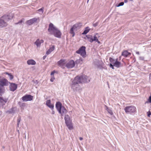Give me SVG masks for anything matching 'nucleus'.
Instances as JSON below:
<instances>
[{"instance_id":"nucleus-48","label":"nucleus","mask_w":151,"mask_h":151,"mask_svg":"<svg viewBox=\"0 0 151 151\" xmlns=\"http://www.w3.org/2000/svg\"><path fill=\"white\" fill-rule=\"evenodd\" d=\"M79 139L80 140H83V138L82 137H80L79 138Z\"/></svg>"},{"instance_id":"nucleus-18","label":"nucleus","mask_w":151,"mask_h":151,"mask_svg":"<svg viewBox=\"0 0 151 151\" xmlns=\"http://www.w3.org/2000/svg\"><path fill=\"white\" fill-rule=\"evenodd\" d=\"M67 126L70 130L73 129V126L72 121L65 123Z\"/></svg>"},{"instance_id":"nucleus-46","label":"nucleus","mask_w":151,"mask_h":151,"mask_svg":"<svg viewBox=\"0 0 151 151\" xmlns=\"http://www.w3.org/2000/svg\"><path fill=\"white\" fill-rule=\"evenodd\" d=\"M149 78L150 81L151 82V74H150L149 75Z\"/></svg>"},{"instance_id":"nucleus-54","label":"nucleus","mask_w":151,"mask_h":151,"mask_svg":"<svg viewBox=\"0 0 151 151\" xmlns=\"http://www.w3.org/2000/svg\"><path fill=\"white\" fill-rule=\"evenodd\" d=\"M89 0H88L87 1V3H88L89 1Z\"/></svg>"},{"instance_id":"nucleus-57","label":"nucleus","mask_w":151,"mask_h":151,"mask_svg":"<svg viewBox=\"0 0 151 151\" xmlns=\"http://www.w3.org/2000/svg\"><path fill=\"white\" fill-rule=\"evenodd\" d=\"M18 132H19V130H18Z\"/></svg>"},{"instance_id":"nucleus-1","label":"nucleus","mask_w":151,"mask_h":151,"mask_svg":"<svg viewBox=\"0 0 151 151\" xmlns=\"http://www.w3.org/2000/svg\"><path fill=\"white\" fill-rule=\"evenodd\" d=\"M48 31L50 34L53 35L55 37L57 38L61 37V33L60 31L52 23L49 25Z\"/></svg>"},{"instance_id":"nucleus-34","label":"nucleus","mask_w":151,"mask_h":151,"mask_svg":"<svg viewBox=\"0 0 151 151\" xmlns=\"http://www.w3.org/2000/svg\"><path fill=\"white\" fill-rule=\"evenodd\" d=\"M151 103V96H150L148 99V100L145 103Z\"/></svg>"},{"instance_id":"nucleus-51","label":"nucleus","mask_w":151,"mask_h":151,"mask_svg":"<svg viewBox=\"0 0 151 151\" xmlns=\"http://www.w3.org/2000/svg\"><path fill=\"white\" fill-rule=\"evenodd\" d=\"M35 83L37 84L38 83L37 81L36 80V81L35 82Z\"/></svg>"},{"instance_id":"nucleus-55","label":"nucleus","mask_w":151,"mask_h":151,"mask_svg":"<svg viewBox=\"0 0 151 151\" xmlns=\"http://www.w3.org/2000/svg\"><path fill=\"white\" fill-rule=\"evenodd\" d=\"M131 1H133V0H130Z\"/></svg>"},{"instance_id":"nucleus-42","label":"nucleus","mask_w":151,"mask_h":151,"mask_svg":"<svg viewBox=\"0 0 151 151\" xmlns=\"http://www.w3.org/2000/svg\"><path fill=\"white\" fill-rule=\"evenodd\" d=\"M114 65H113L112 64H110V67L111 68L113 69H114Z\"/></svg>"},{"instance_id":"nucleus-28","label":"nucleus","mask_w":151,"mask_h":151,"mask_svg":"<svg viewBox=\"0 0 151 151\" xmlns=\"http://www.w3.org/2000/svg\"><path fill=\"white\" fill-rule=\"evenodd\" d=\"M90 30V29H89V27H87L82 34L83 35L86 34L89 32Z\"/></svg>"},{"instance_id":"nucleus-45","label":"nucleus","mask_w":151,"mask_h":151,"mask_svg":"<svg viewBox=\"0 0 151 151\" xmlns=\"http://www.w3.org/2000/svg\"><path fill=\"white\" fill-rule=\"evenodd\" d=\"M55 73V71H53L52 72H51V76H54V74Z\"/></svg>"},{"instance_id":"nucleus-47","label":"nucleus","mask_w":151,"mask_h":151,"mask_svg":"<svg viewBox=\"0 0 151 151\" xmlns=\"http://www.w3.org/2000/svg\"><path fill=\"white\" fill-rule=\"evenodd\" d=\"M52 114H55V111H53L52 110Z\"/></svg>"},{"instance_id":"nucleus-32","label":"nucleus","mask_w":151,"mask_h":151,"mask_svg":"<svg viewBox=\"0 0 151 151\" xmlns=\"http://www.w3.org/2000/svg\"><path fill=\"white\" fill-rule=\"evenodd\" d=\"M83 59L82 58H80L79 59L77 60V63L81 64L83 63Z\"/></svg>"},{"instance_id":"nucleus-39","label":"nucleus","mask_w":151,"mask_h":151,"mask_svg":"<svg viewBox=\"0 0 151 151\" xmlns=\"http://www.w3.org/2000/svg\"><path fill=\"white\" fill-rule=\"evenodd\" d=\"M139 59L140 60H144L145 58L143 56H140L139 57Z\"/></svg>"},{"instance_id":"nucleus-20","label":"nucleus","mask_w":151,"mask_h":151,"mask_svg":"<svg viewBox=\"0 0 151 151\" xmlns=\"http://www.w3.org/2000/svg\"><path fill=\"white\" fill-rule=\"evenodd\" d=\"M67 112V110L65 108L64 106H63L62 108L61 109L60 111V112H59L60 113L61 116H63V115L65 114Z\"/></svg>"},{"instance_id":"nucleus-33","label":"nucleus","mask_w":151,"mask_h":151,"mask_svg":"<svg viewBox=\"0 0 151 151\" xmlns=\"http://www.w3.org/2000/svg\"><path fill=\"white\" fill-rule=\"evenodd\" d=\"M19 104L21 108H23L25 106V104L24 103L19 102Z\"/></svg>"},{"instance_id":"nucleus-13","label":"nucleus","mask_w":151,"mask_h":151,"mask_svg":"<svg viewBox=\"0 0 151 151\" xmlns=\"http://www.w3.org/2000/svg\"><path fill=\"white\" fill-rule=\"evenodd\" d=\"M63 106H62L61 103L59 102H57L56 104V108L59 112H60L61 109Z\"/></svg>"},{"instance_id":"nucleus-50","label":"nucleus","mask_w":151,"mask_h":151,"mask_svg":"<svg viewBox=\"0 0 151 151\" xmlns=\"http://www.w3.org/2000/svg\"><path fill=\"white\" fill-rule=\"evenodd\" d=\"M136 53L138 55H139V52H136Z\"/></svg>"},{"instance_id":"nucleus-17","label":"nucleus","mask_w":151,"mask_h":151,"mask_svg":"<svg viewBox=\"0 0 151 151\" xmlns=\"http://www.w3.org/2000/svg\"><path fill=\"white\" fill-rule=\"evenodd\" d=\"M65 60H61L58 61V65L62 68H64L65 65Z\"/></svg>"},{"instance_id":"nucleus-9","label":"nucleus","mask_w":151,"mask_h":151,"mask_svg":"<svg viewBox=\"0 0 151 151\" xmlns=\"http://www.w3.org/2000/svg\"><path fill=\"white\" fill-rule=\"evenodd\" d=\"M33 96L31 95L26 94L22 97V100L24 101H31L32 100Z\"/></svg>"},{"instance_id":"nucleus-40","label":"nucleus","mask_w":151,"mask_h":151,"mask_svg":"<svg viewBox=\"0 0 151 151\" xmlns=\"http://www.w3.org/2000/svg\"><path fill=\"white\" fill-rule=\"evenodd\" d=\"M51 78L50 79V81L51 82H52L55 79L54 76H51Z\"/></svg>"},{"instance_id":"nucleus-7","label":"nucleus","mask_w":151,"mask_h":151,"mask_svg":"<svg viewBox=\"0 0 151 151\" xmlns=\"http://www.w3.org/2000/svg\"><path fill=\"white\" fill-rule=\"evenodd\" d=\"M76 52L77 54H80L83 58L86 57V47L82 46L78 50H77Z\"/></svg>"},{"instance_id":"nucleus-30","label":"nucleus","mask_w":151,"mask_h":151,"mask_svg":"<svg viewBox=\"0 0 151 151\" xmlns=\"http://www.w3.org/2000/svg\"><path fill=\"white\" fill-rule=\"evenodd\" d=\"M5 74L8 75L9 76L10 80H12L13 78L14 77L11 74V73H9L7 72H6Z\"/></svg>"},{"instance_id":"nucleus-41","label":"nucleus","mask_w":151,"mask_h":151,"mask_svg":"<svg viewBox=\"0 0 151 151\" xmlns=\"http://www.w3.org/2000/svg\"><path fill=\"white\" fill-rule=\"evenodd\" d=\"M38 11L39 12H41L42 13L43 12V11L42 8L38 9Z\"/></svg>"},{"instance_id":"nucleus-49","label":"nucleus","mask_w":151,"mask_h":151,"mask_svg":"<svg viewBox=\"0 0 151 151\" xmlns=\"http://www.w3.org/2000/svg\"><path fill=\"white\" fill-rule=\"evenodd\" d=\"M128 2L127 0H124V2L125 3H127Z\"/></svg>"},{"instance_id":"nucleus-25","label":"nucleus","mask_w":151,"mask_h":151,"mask_svg":"<svg viewBox=\"0 0 151 151\" xmlns=\"http://www.w3.org/2000/svg\"><path fill=\"white\" fill-rule=\"evenodd\" d=\"M86 37L88 40L91 42H93V37L92 35H88L86 36Z\"/></svg>"},{"instance_id":"nucleus-21","label":"nucleus","mask_w":151,"mask_h":151,"mask_svg":"<svg viewBox=\"0 0 151 151\" xmlns=\"http://www.w3.org/2000/svg\"><path fill=\"white\" fill-rule=\"evenodd\" d=\"M114 65L117 68H119L121 66V63L118 61V59L116 58L115 60V62Z\"/></svg>"},{"instance_id":"nucleus-26","label":"nucleus","mask_w":151,"mask_h":151,"mask_svg":"<svg viewBox=\"0 0 151 151\" xmlns=\"http://www.w3.org/2000/svg\"><path fill=\"white\" fill-rule=\"evenodd\" d=\"M4 87L0 84V95H1L2 93H4Z\"/></svg>"},{"instance_id":"nucleus-27","label":"nucleus","mask_w":151,"mask_h":151,"mask_svg":"<svg viewBox=\"0 0 151 151\" xmlns=\"http://www.w3.org/2000/svg\"><path fill=\"white\" fill-rule=\"evenodd\" d=\"M106 109L108 112L111 115H112L113 114L111 109L109 108L108 107L106 106Z\"/></svg>"},{"instance_id":"nucleus-15","label":"nucleus","mask_w":151,"mask_h":151,"mask_svg":"<svg viewBox=\"0 0 151 151\" xmlns=\"http://www.w3.org/2000/svg\"><path fill=\"white\" fill-rule=\"evenodd\" d=\"M44 41L42 40H40L39 39H37L35 42V44L36 45L37 47H40L41 43H43Z\"/></svg>"},{"instance_id":"nucleus-4","label":"nucleus","mask_w":151,"mask_h":151,"mask_svg":"<svg viewBox=\"0 0 151 151\" xmlns=\"http://www.w3.org/2000/svg\"><path fill=\"white\" fill-rule=\"evenodd\" d=\"M82 23L80 22H78L75 24L71 27L70 30V33L72 34V37H73L75 35V33L74 31H76L80 29L82 26Z\"/></svg>"},{"instance_id":"nucleus-31","label":"nucleus","mask_w":151,"mask_h":151,"mask_svg":"<svg viewBox=\"0 0 151 151\" xmlns=\"http://www.w3.org/2000/svg\"><path fill=\"white\" fill-rule=\"evenodd\" d=\"M109 60L110 62H111V64H113L114 65L115 63V62L116 60L113 58H110Z\"/></svg>"},{"instance_id":"nucleus-56","label":"nucleus","mask_w":151,"mask_h":151,"mask_svg":"<svg viewBox=\"0 0 151 151\" xmlns=\"http://www.w3.org/2000/svg\"><path fill=\"white\" fill-rule=\"evenodd\" d=\"M25 139L26 138V136H25Z\"/></svg>"},{"instance_id":"nucleus-35","label":"nucleus","mask_w":151,"mask_h":151,"mask_svg":"<svg viewBox=\"0 0 151 151\" xmlns=\"http://www.w3.org/2000/svg\"><path fill=\"white\" fill-rule=\"evenodd\" d=\"M98 38L96 36V35H95L93 36V41H98Z\"/></svg>"},{"instance_id":"nucleus-16","label":"nucleus","mask_w":151,"mask_h":151,"mask_svg":"<svg viewBox=\"0 0 151 151\" xmlns=\"http://www.w3.org/2000/svg\"><path fill=\"white\" fill-rule=\"evenodd\" d=\"M8 99L7 98H5L3 99L2 97H0V105H3L7 102Z\"/></svg>"},{"instance_id":"nucleus-37","label":"nucleus","mask_w":151,"mask_h":151,"mask_svg":"<svg viewBox=\"0 0 151 151\" xmlns=\"http://www.w3.org/2000/svg\"><path fill=\"white\" fill-rule=\"evenodd\" d=\"M24 19H22V20L19 21L17 23H15V24H19L21 23L22 22H24Z\"/></svg>"},{"instance_id":"nucleus-8","label":"nucleus","mask_w":151,"mask_h":151,"mask_svg":"<svg viewBox=\"0 0 151 151\" xmlns=\"http://www.w3.org/2000/svg\"><path fill=\"white\" fill-rule=\"evenodd\" d=\"M9 83H10L6 79L4 78H1L0 77V84L3 87L4 86H8Z\"/></svg>"},{"instance_id":"nucleus-11","label":"nucleus","mask_w":151,"mask_h":151,"mask_svg":"<svg viewBox=\"0 0 151 151\" xmlns=\"http://www.w3.org/2000/svg\"><path fill=\"white\" fill-rule=\"evenodd\" d=\"M10 90L12 91H14L17 88V85L14 83H11L9 86Z\"/></svg>"},{"instance_id":"nucleus-44","label":"nucleus","mask_w":151,"mask_h":151,"mask_svg":"<svg viewBox=\"0 0 151 151\" xmlns=\"http://www.w3.org/2000/svg\"><path fill=\"white\" fill-rule=\"evenodd\" d=\"M98 25V23L97 22H96L94 24H93V25L94 27H96Z\"/></svg>"},{"instance_id":"nucleus-23","label":"nucleus","mask_w":151,"mask_h":151,"mask_svg":"<svg viewBox=\"0 0 151 151\" xmlns=\"http://www.w3.org/2000/svg\"><path fill=\"white\" fill-rule=\"evenodd\" d=\"M131 53L125 50L123 51L122 53V55L125 57L131 55Z\"/></svg>"},{"instance_id":"nucleus-53","label":"nucleus","mask_w":151,"mask_h":151,"mask_svg":"<svg viewBox=\"0 0 151 151\" xmlns=\"http://www.w3.org/2000/svg\"><path fill=\"white\" fill-rule=\"evenodd\" d=\"M96 42H98V43H100V42L98 40V41H96Z\"/></svg>"},{"instance_id":"nucleus-24","label":"nucleus","mask_w":151,"mask_h":151,"mask_svg":"<svg viewBox=\"0 0 151 151\" xmlns=\"http://www.w3.org/2000/svg\"><path fill=\"white\" fill-rule=\"evenodd\" d=\"M64 119L65 121V123L72 121L70 119V116L68 115H66L65 116Z\"/></svg>"},{"instance_id":"nucleus-52","label":"nucleus","mask_w":151,"mask_h":151,"mask_svg":"<svg viewBox=\"0 0 151 151\" xmlns=\"http://www.w3.org/2000/svg\"><path fill=\"white\" fill-rule=\"evenodd\" d=\"M46 57V56H44L43 57V59L44 60L45 59Z\"/></svg>"},{"instance_id":"nucleus-6","label":"nucleus","mask_w":151,"mask_h":151,"mask_svg":"<svg viewBox=\"0 0 151 151\" xmlns=\"http://www.w3.org/2000/svg\"><path fill=\"white\" fill-rule=\"evenodd\" d=\"M124 110L126 113H134L136 110V107L134 106H127L125 107Z\"/></svg>"},{"instance_id":"nucleus-38","label":"nucleus","mask_w":151,"mask_h":151,"mask_svg":"<svg viewBox=\"0 0 151 151\" xmlns=\"http://www.w3.org/2000/svg\"><path fill=\"white\" fill-rule=\"evenodd\" d=\"M124 4V2H121L117 6H116L117 7H119L121 6H122Z\"/></svg>"},{"instance_id":"nucleus-12","label":"nucleus","mask_w":151,"mask_h":151,"mask_svg":"<svg viewBox=\"0 0 151 151\" xmlns=\"http://www.w3.org/2000/svg\"><path fill=\"white\" fill-rule=\"evenodd\" d=\"M37 20V18H34L31 19L27 21H26V23L28 24L29 25H30L35 22Z\"/></svg>"},{"instance_id":"nucleus-43","label":"nucleus","mask_w":151,"mask_h":151,"mask_svg":"<svg viewBox=\"0 0 151 151\" xmlns=\"http://www.w3.org/2000/svg\"><path fill=\"white\" fill-rule=\"evenodd\" d=\"M147 115L149 117L151 115V113L150 111H149L147 112Z\"/></svg>"},{"instance_id":"nucleus-14","label":"nucleus","mask_w":151,"mask_h":151,"mask_svg":"<svg viewBox=\"0 0 151 151\" xmlns=\"http://www.w3.org/2000/svg\"><path fill=\"white\" fill-rule=\"evenodd\" d=\"M46 105L52 110L53 109L54 106L53 104H51V101L50 100H48L46 101Z\"/></svg>"},{"instance_id":"nucleus-5","label":"nucleus","mask_w":151,"mask_h":151,"mask_svg":"<svg viewBox=\"0 0 151 151\" xmlns=\"http://www.w3.org/2000/svg\"><path fill=\"white\" fill-rule=\"evenodd\" d=\"M75 78H78L77 80L80 83H81L83 82H88L90 81L88 77L86 75L77 76Z\"/></svg>"},{"instance_id":"nucleus-10","label":"nucleus","mask_w":151,"mask_h":151,"mask_svg":"<svg viewBox=\"0 0 151 151\" xmlns=\"http://www.w3.org/2000/svg\"><path fill=\"white\" fill-rule=\"evenodd\" d=\"M75 65L74 61L73 60L69 61L66 65V67L68 68H72Z\"/></svg>"},{"instance_id":"nucleus-3","label":"nucleus","mask_w":151,"mask_h":151,"mask_svg":"<svg viewBox=\"0 0 151 151\" xmlns=\"http://www.w3.org/2000/svg\"><path fill=\"white\" fill-rule=\"evenodd\" d=\"M11 19L8 15H4L0 18V26L6 27L7 25V22Z\"/></svg>"},{"instance_id":"nucleus-2","label":"nucleus","mask_w":151,"mask_h":151,"mask_svg":"<svg viewBox=\"0 0 151 151\" xmlns=\"http://www.w3.org/2000/svg\"><path fill=\"white\" fill-rule=\"evenodd\" d=\"M77 78H75L71 84V88L74 92L79 91L81 89V87L78 84L80 83L77 81Z\"/></svg>"},{"instance_id":"nucleus-29","label":"nucleus","mask_w":151,"mask_h":151,"mask_svg":"<svg viewBox=\"0 0 151 151\" xmlns=\"http://www.w3.org/2000/svg\"><path fill=\"white\" fill-rule=\"evenodd\" d=\"M13 108H12L11 109L6 111L7 113H8L9 114H11L14 113L15 112V111L14 110Z\"/></svg>"},{"instance_id":"nucleus-22","label":"nucleus","mask_w":151,"mask_h":151,"mask_svg":"<svg viewBox=\"0 0 151 151\" xmlns=\"http://www.w3.org/2000/svg\"><path fill=\"white\" fill-rule=\"evenodd\" d=\"M27 63L29 65H35L36 64V62L32 59L29 60L27 61Z\"/></svg>"},{"instance_id":"nucleus-36","label":"nucleus","mask_w":151,"mask_h":151,"mask_svg":"<svg viewBox=\"0 0 151 151\" xmlns=\"http://www.w3.org/2000/svg\"><path fill=\"white\" fill-rule=\"evenodd\" d=\"M21 121V118L20 117H18L17 119V127H19V123Z\"/></svg>"},{"instance_id":"nucleus-19","label":"nucleus","mask_w":151,"mask_h":151,"mask_svg":"<svg viewBox=\"0 0 151 151\" xmlns=\"http://www.w3.org/2000/svg\"><path fill=\"white\" fill-rule=\"evenodd\" d=\"M55 48V47L54 45H52L51 46H50V48L46 52V54L47 55L50 54L54 50Z\"/></svg>"}]
</instances>
